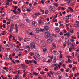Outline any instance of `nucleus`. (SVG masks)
<instances>
[{"instance_id": "1", "label": "nucleus", "mask_w": 79, "mask_h": 79, "mask_svg": "<svg viewBox=\"0 0 79 79\" xmlns=\"http://www.w3.org/2000/svg\"><path fill=\"white\" fill-rule=\"evenodd\" d=\"M53 41V39L52 37H50L47 39V44H51V43Z\"/></svg>"}, {"instance_id": "2", "label": "nucleus", "mask_w": 79, "mask_h": 79, "mask_svg": "<svg viewBox=\"0 0 79 79\" xmlns=\"http://www.w3.org/2000/svg\"><path fill=\"white\" fill-rule=\"evenodd\" d=\"M30 47H31V50H32L33 48H35V43L34 42H32L31 43L30 45Z\"/></svg>"}, {"instance_id": "3", "label": "nucleus", "mask_w": 79, "mask_h": 79, "mask_svg": "<svg viewBox=\"0 0 79 79\" xmlns=\"http://www.w3.org/2000/svg\"><path fill=\"white\" fill-rule=\"evenodd\" d=\"M34 61H35L34 60H25V62H27L28 63H27V64H29V63H32V62H33Z\"/></svg>"}, {"instance_id": "4", "label": "nucleus", "mask_w": 79, "mask_h": 79, "mask_svg": "<svg viewBox=\"0 0 79 79\" xmlns=\"http://www.w3.org/2000/svg\"><path fill=\"white\" fill-rule=\"evenodd\" d=\"M22 8L23 10V11L25 12L27 11V8L25 6H22Z\"/></svg>"}, {"instance_id": "5", "label": "nucleus", "mask_w": 79, "mask_h": 79, "mask_svg": "<svg viewBox=\"0 0 79 79\" xmlns=\"http://www.w3.org/2000/svg\"><path fill=\"white\" fill-rule=\"evenodd\" d=\"M40 15V14L39 13H35V15H33V16L34 18H36L37 16H39Z\"/></svg>"}, {"instance_id": "6", "label": "nucleus", "mask_w": 79, "mask_h": 79, "mask_svg": "<svg viewBox=\"0 0 79 79\" xmlns=\"http://www.w3.org/2000/svg\"><path fill=\"white\" fill-rule=\"evenodd\" d=\"M35 56H36V57L37 58H38L39 59H40V55H39V54L37 53H35Z\"/></svg>"}, {"instance_id": "7", "label": "nucleus", "mask_w": 79, "mask_h": 79, "mask_svg": "<svg viewBox=\"0 0 79 79\" xmlns=\"http://www.w3.org/2000/svg\"><path fill=\"white\" fill-rule=\"evenodd\" d=\"M18 24H16L15 25V29H16V30L17 33H18V27H17Z\"/></svg>"}, {"instance_id": "8", "label": "nucleus", "mask_w": 79, "mask_h": 79, "mask_svg": "<svg viewBox=\"0 0 79 79\" xmlns=\"http://www.w3.org/2000/svg\"><path fill=\"white\" fill-rule=\"evenodd\" d=\"M0 13H1V16L2 17H4L5 15V13L4 12H2V11H0Z\"/></svg>"}, {"instance_id": "9", "label": "nucleus", "mask_w": 79, "mask_h": 79, "mask_svg": "<svg viewBox=\"0 0 79 79\" xmlns=\"http://www.w3.org/2000/svg\"><path fill=\"white\" fill-rule=\"evenodd\" d=\"M25 48L26 49H27L28 51H30V46L28 45H27L26 47Z\"/></svg>"}, {"instance_id": "10", "label": "nucleus", "mask_w": 79, "mask_h": 79, "mask_svg": "<svg viewBox=\"0 0 79 79\" xmlns=\"http://www.w3.org/2000/svg\"><path fill=\"white\" fill-rule=\"evenodd\" d=\"M24 42H29V41H30V39L27 38L24 39Z\"/></svg>"}, {"instance_id": "11", "label": "nucleus", "mask_w": 79, "mask_h": 79, "mask_svg": "<svg viewBox=\"0 0 79 79\" xmlns=\"http://www.w3.org/2000/svg\"><path fill=\"white\" fill-rule=\"evenodd\" d=\"M54 59L53 60V63H56V56H54Z\"/></svg>"}, {"instance_id": "12", "label": "nucleus", "mask_w": 79, "mask_h": 79, "mask_svg": "<svg viewBox=\"0 0 79 79\" xmlns=\"http://www.w3.org/2000/svg\"><path fill=\"white\" fill-rule=\"evenodd\" d=\"M55 31L56 32H59L60 31V30L58 28V27H57L56 28Z\"/></svg>"}, {"instance_id": "13", "label": "nucleus", "mask_w": 79, "mask_h": 79, "mask_svg": "<svg viewBox=\"0 0 79 79\" xmlns=\"http://www.w3.org/2000/svg\"><path fill=\"white\" fill-rule=\"evenodd\" d=\"M9 71H10V73H11L13 71V69L11 67H10L9 68Z\"/></svg>"}, {"instance_id": "14", "label": "nucleus", "mask_w": 79, "mask_h": 79, "mask_svg": "<svg viewBox=\"0 0 79 79\" xmlns=\"http://www.w3.org/2000/svg\"><path fill=\"white\" fill-rule=\"evenodd\" d=\"M32 24H34L35 26H37V23L35 21L33 22Z\"/></svg>"}, {"instance_id": "15", "label": "nucleus", "mask_w": 79, "mask_h": 79, "mask_svg": "<svg viewBox=\"0 0 79 79\" xmlns=\"http://www.w3.org/2000/svg\"><path fill=\"white\" fill-rule=\"evenodd\" d=\"M44 20V19H43V18L42 17H41L40 18V20L39 21V23H41V22H42V21Z\"/></svg>"}, {"instance_id": "16", "label": "nucleus", "mask_w": 79, "mask_h": 79, "mask_svg": "<svg viewBox=\"0 0 79 79\" xmlns=\"http://www.w3.org/2000/svg\"><path fill=\"white\" fill-rule=\"evenodd\" d=\"M74 40L73 39V36H71V38L70 39V41H71V42H74Z\"/></svg>"}, {"instance_id": "17", "label": "nucleus", "mask_w": 79, "mask_h": 79, "mask_svg": "<svg viewBox=\"0 0 79 79\" xmlns=\"http://www.w3.org/2000/svg\"><path fill=\"white\" fill-rule=\"evenodd\" d=\"M72 49H73V50H76L77 48H74V45H72L70 47Z\"/></svg>"}, {"instance_id": "18", "label": "nucleus", "mask_w": 79, "mask_h": 79, "mask_svg": "<svg viewBox=\"0 0 79 79\" xmlns=\"http://www.w3.org/2000/svg\"><path fill=\"white\" fill-rule=\"evenodd\" d=\"M13 27L10 26L9 31L10 32H12V31H13Z\"/></svg>"}, {"instance_id": "19", "label": "nucleus", "mask_w": 79, "mask_h": 79, "mask_svg": "<svg viewBox=\"0 0 79 79\" xmlns=\"http://www.w3.org/2000/svg\"><path fill=\"white\" fill-rule=\"evenodd\" d=\"M67 2L68 3V5H69V4L70 3H71V2H72V1L71 0H68Z\"/></svg>"}, {"instance_id": "20", "label": "nucleus", "mask_w": 79, "mask_h": 79, "mask_svg": "<svg viewBox=\"0 0 79 79\" xmlns=\"http://www.w3.org/2000/svg\"><path fill=\"white\" fill-rule=\"evenodd\" d=\"M22 66L23 68H27V66L25 65L24 64H22Z\"/></svg>"}, {"instance_id": "21", "label": "nucleus", "mask_w": 79, "mask_h": 79, "mask_svg": "<svg viewBox=\"0 0 79 79\" xmlns=\"http://www.w3.org/2000/svg\"><path fill=\"white\" fill-rule=\"evenodd\" d=\"M45 2V0H41V3H42V5H44V3Z\"/></svg>"}, {"instance_id": "22", "label": "nucleus", "mask_w": 79, "mask_h": 79, "mask_svg": "<svg viewBox=\"0 0 79 79\" xmlns=\"http://www.w3.org/2000/svg\"><path fill=\"white\" fill-rule=\"evenodd\" d=\"M69 18L68 17V16H65L64 18V20H66V19H68Z\"/></svg>"}, {"instance_id": "23", "label": "nucleus", "mask_w": 79, "mask_h": 79, "mask_svg": "<svg viewBox=\"0 0 79 79\" xmlns=\"http://www.w3.org/2000/svg\"><path fill=\"white\" fill-rule=\"evenodd\" d=\"M48 26H46L44 27V29L45 30H48Z\"/></svg>"}, {"instance_id": "24", "label": "nucleus", "mask_w": 79, "mask_h": 79, "mask_svg": "<svg viewBox=\"0 0 79 79\" xmlns=\"http://www.w3.org/2000/svg\"><path fill=\"white\" fill-rule=\"evenodd\" d=\"M36 33H39L40 31V30L39 29V28H37L36 29Z\"/></svg>"}, {"instance_id": "25", "label": "nucleus", "mask_w": 79, "mask_h": 79, "mask_svg": "<svg viewBox=\"0 0 79 79\" xmlns=\"http://www.w3.org/2000/svg\"><path fill=\"white\" fill-rule=\"evenodd\" d=\"M68 9H69V10H70L71 12H73V8H72L70 7H69Z\"/></svg>"}, {"instance_id": "26", "label": "nucleus", "mask_w": 79, "mask_h": 79, "mask_svg": "<svg viewBox=\"0 0 79 79\" xmlns=\"http://www.w3.org/2000/svg\"><path fill=\"white\" fill-rule=\"evenodd\" d=\"M49 13V11L48 10H46L45 11V15H47Z\"/></svg>"}, {"instance_id": "27", "label": "nucleus", "mask_w": 79, "mask_h": 79, "mask_svg": "<svg viewBox=\"0 0 79 79\" xmlns=\"http://www.w3.org/2000/svg\"><path fill=\"white\" fill-rule=\"evenodd\" d=\"M32 32V31L31 30H29L27 31V33H28V34H30L31 32Z\"/></svg>"}, {"instance_id": "28", "label": "nucleus", "mask_w": 79, "mask_h": 79, "mask_svg": "<svg viewBox=\"0 0 79 79\" xmlns=\"http://www.w3.org/2000/svg\"><path fill=\"white\" fill-rule=\"evenodd\" d=\"M49 58H50L51 60H53V57H54V56L53 55H52L51 56H49Z\"/></svg>"}, {"instance_id": "29", "label": "nucleus", "mask_w": 79, "mask_h": 79, "mask_svg": "<svg viewBox=\"0 0 79 79\" xmlns=\"http://www.w3.org/2000/svg\"><path fill=\"white\" fill-rule=\"evenodd\" d=\"M51 62H52V60L50 59H48V60L46 61V63H50Z\"/></svg>"}, {"instance_id": "30", "label": "nucleus", "mask_w": 79, "mask_h": 79, "mask_svg": "<svg viewBox=\"0 0 79 79\" xmlns=\"http://www.w3.org/2000/svg\"><path fill=\"white\" fill-rule=\"evenodd\" d=\"M47 50V48H43L44 52H45Z\"/></svg>"}, {"instance_id": "31", "label": "nucleus", "mask_w": 79, "mask_h": 79, "mask_svg": "<svg viewBox=\"0 0 79 79\" xmlns=\"http://www.w3.org/2000/svg\"><path fill=\"white\" fill-rule=\"evenodd\" d=\"M33 74L35 76H38V73H37L36 72H33Z\"/></svg>"}, {"instance_id": "32", "label": "nucleus", "mask_w": 79, "mask_h": 79, "mask_svg": "<svg viewBox=\"0 0 79 79\" xmlns=\"http://www.w3.org/2000/svg\"><path fill=\"white\" fill-rule=\"evenodd\" d=\"M54 5H55L56 7H58V3H54Z\"/></svg>"}, {"instance_id": "33", "label": "nucleus", "mask_w": 79, "mask_h": 79, "mask_svg": "<svg viewBox=\"0 0 79 79\" xmlns=\"http://www.w3.org/2000/svg\"><path fill=\"white\" fill-rule=\"evenodd\" d=\"M41 44L43 45H45V41H42L41 42Z\"/></svg>"}, {"instance_id": "34", "label": "nucleus", "mask_w": 79, "mask_h": 79, "mask_svg": "<svg viewBox=\"0 0 79 79\" xmlns=\"http://www.w3.org/2000/svg\"><path fill=\"white\" fill-rule=\"evenodd\" d=\"M49 36H50V34H47V35L46 36V39H47V38H48V37H49Z\"/></svg>"}, {"instance_id": "35", "label": "nucleus", "mask_w": 79, "mask_h": 79, "mask_svg": "<svg viewBox=\"0 0 79 79\" xmlns=\"http://www.w3.org/2000/svg\"><path fill=\"white\" fill-rule=\"evenodd\" d=\"M77 38H78V39H79V32H77Z\"/></svg>"}, {"instance_id": "36", "label": "nucleus", "mask_w": 79, "mask_h": 79, "mask_svg": "<svg viewBox=\"0 0 79 79\" xmlns=\"http://www.w3.org/2000/svg\"><path fill=\"white\" fill-rule=\"evenodd\" d=\"M67 37H70V33L69 32L67 33Z\"/></svg>"}, {"instance_id": "37", "label": "nucleus", "mask_w": 79, "mask_h": 79, "mask_svg": "<svg viewBox=\"0 0 79 79\" xmlns=\"http://www.w3.org/2000/svg\"><path fill=\"white\" fill-rule=\"evenodd\" d=\"M22 47L20 48L19 50H20V52H22V51H23L24 50V49H21Z\"/></svg>"}, {"instance_id": "38", "label": "nucleus", "mask_w": 79, "mask_h": 79, "mask_svg": "<svg viewBox=\"0 0 79 79\" xmlns=\"http://www.w3.org/2000/svg\"><path fill=\"white\" fill-rule=\"evenodd\" d=\"M13 3H14V4H15V5H16V4H17V3H18V2H15V1H13Z\"/></svg>"}, {"instance_id": "39", "label": "nucleus", "mask_w": 79, "mask_h": 79, "mask_svg": "<svg viewBox=\"0 0 79 79\" xmlns=\"http://www.w3.org/2000/svg\"><path fill=\"white\" fill-rule=\"evenodd\" d=\"M22 54V52H19L18 54V56H21Z\"/></svg>"}, {"instance_id": "40", "label": "nucleus", "mask_w": 79, "mask_h": 79, "mask_svg": "<svg viewBox=\"0 0 79 79\" xmlns=\"http://www.w3.org/2000/svg\"><path fill=\"white\" fill-rule=\"evenodd\" d=\"M4 59H5V60H6V59H7L8 58V57H7V56L6 55L5 56V57H4Z\"/></svg>"}, {"instance_id": "41", "label": "nucleus", "mask_w": 79, "mask_h": 79, "mask_svg": "<svg viewBox=\"0 0 79 79\" xmlns=\"http://www.w3.org/2000/svg\"><path fill=\"white\" fill-rule=\"evenodd\" d=\"M57 53V51L54 50L53 51V53Z\"/></svg>"}, {"instance_id": "42", "label": "nucleus", "mask_w": 79, "mask_h": 79, "mask_svg": "<svg viewBox=\"0 0 79 79\" xmlns=\"http://www.w3.org/2000/svg\"><path fill=\"white\" fill-rule=\"evenodd\" d=\"M14 26H15V24H14V23H11V27H14Z\"/></svg>"}, {"instance_id": "43", "label": "nucleus", "mask_w": 79, "mask_h": 79, "mask_svg": "<svg viewBox=\"0 0 79 79\" xmlns=\"http://www.w3.org/2000/svg\"><path fill=\"white\" fill-rule=\"evenodd\" d=\"M52 45H53V47H56V44H55V43H53Z\"/></svg>"}, {"instance_id": "44", "label": "nucleus", "mask_w": 79, "mask_h": 79, "mask_svg": "<svg viewBox=\"0 0 79 79\" xmlns=\"http://www.w3.org/2000/svg\"><path fill=\"white\" fill-rule=\"evenodd\" d=\"M27 74V73L26 72H25V73L23 74V77L24 78V77L25 76H26V75Z\"/></svg>"}, {"instance_id": "45", "label": "nucleus", "mask_w": 79, "mask_h": 79, "mask_svg": "<svg viewBox=\"0 0 79 79\" xmlns=\"http://www.w3.org/2000/svg\"><path fill=\"white\" fill-rule=\"evenodd\" d=\"M74 30V29H72V30H71V31H70V33H71V34H73V30Z\"/></svg>"}, {"instance_id": "46", "label": "nucleus", "mask_w": 79, "mask_h": 79, "mask_svg": "<svg viewBox=\"0 0 79 79\" xmlns=\"http://www.w3.org/2000/svg\"><path fill=\"white\" fill-rule=\"evenodd\" d=\"M41 11L42 12V14H44L45 11L44 10H41Z\"/></svg>"}, {"instance_id": "47", "label": "nucleus", "mask_w": 79, "mask_h": 79, "mask_svg": "<svg viewBox=\"0 0 79 79\" xmlns=\"http://www.w3.org/2000/svg\"><path fill=\"white\" fill-rule=\"evenodd\" d=\"M50 74L51 75H53V72L51 71L50 72Z\"/></svg>"}, {"instance_id": "48", "label": "nucleus", "mask_w": 79, "mask_h": 79, "mask_svg": "<svg viewBox=\"0 0 79 79\" xmlns=\"http://www.w3.org/2000/svg\"><path fill=\"white\" fill-rule=\"evenodd\" d=\"M9 57L10 59V60H12L13 59V58H12V57H11V55H9Z\"/></svg>"}, {"instance_id": "49", "label": "nucleus", "mask_w": 79, "mask_h": 79, "mask_svg": "<svg viewBox=\"0 0 79 79\" xmlns=\"http://www.w3.org/2000/svg\"><path fill=\"white\" fill-rule=\"evenodd\" d=\"M44 62H47V59L46 58H44L43 59Z\"/></svg>"}, {"instance_id": "50", "label": "nucleus", "mask_w": 79, "mask_h": 79, "mask_svg": "<svg viewBox=\"0 0 79 79\" xmlns=\"http://www.w3.org/2000/svg\"><path fill=\"white\" fill-rule=\"evenodd\" d=\"M76 23H77V24L79 26V21H77L76 22Z\"/></svg>"}, {"instance_id": "51", "label": "nucleus", "mask_w": 79, "mask_h": 79, "mask_svg": "<svg viewBox=\"0 0 79 79\" xmlns=\"http://www.w3.org/2000/svg\"><path fill=\"white\" fill-rule=\"evenodd\" d=\"M29 6L30 7H32V4L31 3H30L29 4Z\"/></svg>"}, {"instance_id": "52", "label": "nucleus", "mask_w": 79, "mask_h": 79, "mask_svg": "<svg viewBox=\"0 0 79 79\" xmlns=\"http://www.w3.org/2000/svg\"><path fill=\"white\" fill-rule=\"evenodd\" d=\"M59 15H60V16H62V15H63V14H62V13H61V12H59Z\"/></svg>"}, {"instance_id": "53", "label": "nucleus", "mask_w": 79, "mask_h": 79, "mask_svg": "<svg viewBox=\"0 0 79 79\" xmlns=\"http://www.w3.org/2000/svg\"><path fill=\"white\" fill-rule=\"evenodd\" d=\"M15 9H14V10L16 11V10L17 9V6H15L14 7Z\"/></svg>"}, {"instance_id": "54", "label": "nucleus", "mask_w": 79, "mask_h": 79, "mask_svg": "<svg viewBox=\"0 0 79 79\" xmlns=\"http://www.w3.org/2000/svg\"><path fill=\"white\" fill-rule=\"evenodd\" d=\"M75 69H76V67H73V71H75Z\"/></svg>"}, {"instance_id": "55", "label": "nucleus", "mask_w": 79, "mask_h": 79, "mask_svg": "<svg viewBox=\"0 0 79 79\" xmlns=\"http://www.w3.org/2000/svg\"><path fill=\"white\" fill-rule=\"evenodd\" d=\"M54 36L55 37H57V38H58L59 37V36H58V35H54Z\"/></svg>"}, {"instance_id": "56", "label": "nucleus", "mask_w": 79, "mask_h": 79, "mask_svg": "<svg viewBox=\"0 0 79 79\" xmlns=\"http://www.w3.org/2000/svg\"><path fill=\"white\" fill-rule=\"evenodd\" d=\"M10 36L9 37V39H11V37H13V36L11 35V34H10Z\"/></svg>"}, {"instance_id": "57", "label": "nucleus", "mask_w": 79, "mask_h": 79, "mask_svg": "<svg viewBox=\"0 0 79 79\" xmlns=\"http://www.w3.org/2000/svg\"><path fill=\"white\" fill-rule=\"evenodd\" d=\"M54 50V48H51L50 49L51 52H52V50Z\"/></svg>"}, {"instance_id": "58", "label": "nucleus", "mask_w": 79, "mask_h": 79, "mask_svg": "<svg viewBox=\"0 0 79 79\" xmlns=\"http://www.w3.org/2000/svg\"><path fill=\"white\" fill-rule=\"evenodd\" d=\"M68 61L69 63H71V59H70L69 58Z\"/></svg>"}, {"instance_id": "59", "label": "nucleus", "mask_w": 79, "mask_h": 79, "mask_svg": "<svg viewBox=\"0 0 79 79\" xmlns=\"http://www.w3.org/2000/svg\"><path fill=\"white\" fill-rule=\"evenodd\" d=\"M27 11H28V12H30V11H31V10L29 9H27Z\"/></svg>"}, {"instance_id": "60", "label": "nucleus", "mask_w": 79, "mask_h": 79, "mask_svg": "<svg viewBox=\"0 0 79 79\" xmlns=\"http://www.w3.org/2000/svg\"><path fill=\"white\" fill-rule=\"evenodd\" d=\"M15 78H16V79H18V77H19V76L18 75H15Z\"/></svg>"}, {"instance_id": "61", "label": "nucleus", "mask_w": 79, "mask_h": 79, "mask_svg": "<svg viewBox=\"0 0 79 79\" xmlns=\"http://www.w3.org/2000/svg\"><path fill=\"white\" fill-rule=\"evenodd\" d=\"M56 65H57V64H52L53 66H56Z\"/></svg>"}, {"instance_id": "62", "label": "nucleus", "mask_w": 79, "mask_h": 79, "mask_svg": "<svg viewBox=\"0 0 79 79\" xmlns=\"http://www.w3.org/2000/svg\"><path fill=\"white\" fill-rule=\"evenodd\" d=\"M73 64H77V62H75L74 61H73Z\"/></svg>"}, {"instance_id": "63", "label": "nucleus", "mask_w": 79, "mask_h": 79, "mask_svg": "<svg viewBox=\"0 0 79 79\" xmlns=\"http://www.w3.org/2000/svg\"><path fill=\"white\" fill-rule=\"evenodd\" d=\"M60 35H63V34L61 32H60Z\"/></svg>"}, {"instance_id": "64", "label": "nucleus", "mask_w": 79, "mask_h": 79, "mask_svg": "<svg viewBox=\"0 0 79 79\" xmlns=\"http://www.w3.org/2000/svg\"><path fill=\"white\" fill-rule=\"evenodd\" d=\"M29 34L30 35H33V34L32 33V31L29 33Z\"/></svg>"}]
</instances>
